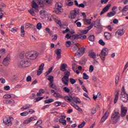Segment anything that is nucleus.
I'll list each match as a JSON object with an SVG mask.
<instances>
[{"label": "nucleus", "instance_id": "1", "mask_svg": "<svg viewBox=\"0 0 128 128\" xmlns=\"http://www.w3.org/2000/svg\"><path fill=\"white\" fill-rule=\"evenodd\" d=\"M120 111L114 110L112 114V115L111 116V120L114 124H116L118 122V120L120 119Z\"/></svg>", "mask_w": 128, "mask_h": 128}, {"label": "nucleus", "instance_id": "2", "mask_svg": "<svg viewBox=\"0 0 128 128\" xmlns=\"http://www.w3.org/2000/svg\"><path fill=\"white\" fill-rule=\"evenodd\" d=\"M25 56L28 60H36L38 54L36 52L30 51L26 52Z\"/></svg>", "mask_w": 128, "mask_h": 128}, {"label": "nucleus", "instance_id": "3", "mask_svg": "<svg viewBox=\"0 0 128 128\" xmlns=\"http://www.w3.org/2000/svg\"><path fill=\"white\" fill-rule=\"evenodd\" d=\"M62 12H64V10L62 9V4H60L58 2L56 3L54 12L57 14H60V13Z\"/></svg>", "mask_w": 128, "mask_h": 128}, {"label": "nucleus", "instance_id": "4", "mask_svg": "<svg viewBox=\"0 0 128 128\" xmlns=\"http://www.w3.org/2000/svg\"><path fill=\"white\" fill-rule=\"evenodd\" d=\"M44 2H46L48 6L52 4V0H37V4L40 5L41 8L44 6Z\"/></svg>", "mask_w": 128, "mask_h": 128}, {"label": "nucleus", "instance_id": "5", "mask_svg": "<svg viewBox=\"0 0 128 128\" xmlns=\"http://www.w3.org/2000/svg\"><path fill=\"white\" fill-rule=\"evenodd\" d=\"M78 14H80V9L74 8V10L70 11V16H69V18H72V20L74 18H76V16H78Z\"/></svg>", "mask_w": 128, "mask_h": 128}, {"label": "nucleus", "instance_id": "6", "mask_svg": "<svg viewBox=\"0 0 128 128\" xmlns=\"http://www.w3.org/2000/svg\"><path fill=\"white\" fill-rule=\"evenodd\" d=\"M30 63L28 60H22L19 62L18 66L19 68H28V66H30Z\"/></svg>", "mask_w": 128, "mask_h": 128}, {"label": "nucleus", "instance_id": "7", "mask_svg": "<svg viewBox=\"0 0 128 128\" xmlns=\"http://www.w3.org/2000/svg\"><path fill=\"white\" fill-rule=\"evenodd\" d=\"M12 118H4L3 120V122L6 126H10L12 124Z\"/></svg>", "mask_w": 128, "mask_h": 128}, {"label": "nucleus", "instance_id": "8", "mask_svg": "<svg viewBox=\"0 0 128 128\" xmlns=\"http://www.w3.org/2000/svg\"><path fill=\"white\" fill-rule=\"evenodd\" d=\"M32 7L36 12H38V5L36 2L35 0H32Z\"/></svg>", "mask_w": 128, "mask_h": 128}, {"label": "nucleus", "instance_id": "9", "mask_svg": "<svg viewBox=\"0 0 128 128\" xmlns=\"http://www.w3.org/2000/svg\"><path fill=\"white\" fill-rule=\"evenodd\" d=\"M126 112H128V108L126 107H122L121 108V116L122 118H124L126 115Z\"/></svg>", "mask_w": 128, "mask_h": 128}, {"label": "nucleus", "instance_id": "10", "mask_svg": "<svg viewBox=\"0 0 128 128\" xmlns=\"http://www.w3.org/2000/svg\"><path fill=\"white\" fill-rule=\"evenodd\" d=\"M124 29L118 30L115 34L116 36H118V38L122 36H124Z\"/></svg>", "mask_w": 128, "mask_h": 128}, {"label": "nucleus", "instance_id": "11", "mask_svg": "<svg viewBox=\"0 0 128 128\" xmlns=\"http://www.w3.org/2000/svg\"><path fill=\"white\" fill-rule=\"evenodd\" d=\"M10 58L8 56L5 58H4L2 64L4 66H8V64H10Z\"/></svg>", "mask_w": 128, "mask_h": 128}, {"label": "nucleus", "instance_id": "12", "mask_svg": "<svg viewBox=\"0 0 128 128\" xmlns=\"http://www.w3.org/2000/svg\"><path fill=\"white\" fill-rule=\"evenodd\" d=\"M112 6V4H108L107 6H106L102 10V11L101 12L100 14L102 16V14H104V12H106L108 10H110V8Z\"/></svg>", "mask_w": 128, "mask_h": 128}, {"label": "nucleus", "instance_id": "13", "mask_svg": "<svg viewBox=\"0 0 128 128\" xmlns=\"http://www.w3.org/2000/svg\"><path fill=\"white\" fill-rule=\"evenodd\" d=\"M101 56H108V48H104L100 52Z\"/></svg>", "mask_w": 128, "mask_h": 128}, {"label": "nucleus", "instance_id": "14", "mask_svg": "<svg viewBox=\"0 0 128 128\" xmlns=\"http://www.w3.org/2000/svg\"><path fill=\"white\" fill-rule=\"evenodd\" d=\"M68 82H70L69 78L63 76L62 78V82H63L64 86H68Z\"/></svg>", "mask_w": 128, "mask_h": 128}, {"label": "nucleus", "instance_id": "15", "mask_svg": "<svg viewBox=\"0 0 128 128\" xmlns=\"http://www.w3.org/2000/svg\"><path fill=\"white\" fill-rule=\"evenodd\" d=\"M120 98L122 100V102H126L128 100V94H122V96H120Z\"/></svg>", "mask_w": 128, "mask_h": 128}, {"label": "nucleus", "instance_id": "16", "mask_svg": "<svg viewBox=\"0 0 128 128\" xmlns=\"http://www.w3.org/2000/svg\"><path fill=\"white\" fill-rule=\"evenodd\" d=\"M104 36H105V38H106L107 40H110L112 38V34L110 33H108V32H104Z\"/></svg>", "mask_w": 128, "mask_h": 128}, {"label": "nucleus", "instance_id": "17", "mask_svg": "<svg viewBox=\"0 0 128 128\" xmlns=\"http://www.w3.org/2000/svg\"><path fill=\"white\" fill-rule=\"evenodd\" d=\"M56 54H57V58H58V60H60V58H62V50L60 49H58L57 50H56Z\"/></svg>", "mask_w": 128, "mask_h": 128}, {"label": "nucleus", "instance_id": "18", "mask_svg": "<svg viewBox=\"0 0 128 128\" xmlns=\"http://www.w3.org/2000/svg\"><path fill=\"white\" fill-rule=\"evenodd\" d=\"M80 48V44H76L74 45H73L72 47L71 48L73 50V52H76L78 48Z\"/></svg>", "mask_w": 128, "mask_h": 128}, {"label": "nucleus", "instance_id": "19", "mask_svg": "<svg viewBox=\"0 0 128 128\" xmlns=\"http://www.w3.org/2000/svg\"><path fill=\"white\" fill-rule=\"evenodd\" d=\"M108 112H106L101 118L100 122H104L108 118Z\"/></svg>", "mask_w": 128, "mask_h": 128}, {"label": "nucleus", "instance_id": "20", "mask_svg": "<svg viewBox=\"0 0 128 128\" xmlns=\"http://www.w3.org/2000/svg\"><path fill=\"white\" fill-rule=\"evenodd\" d=\"M116 11H112L107 14V16H108V18H111V16H116Z\"/></svg>", "mask_w": 128, "mask_h": 128}, {"label": "nucleus", "instance_id": "21", "mask_svg": "<svg viewBox=\"0 0 128 128\" xmlns=\"http://www.w3.org/2000/svg\"><path fill=\"white\" fill-rule=\"evenodd\" d=\"M128 10V6H126L121 10L122 12V16H126V12H127Z\"/></svg>", "mask_w": 128, "mask_h": 128}, {"label": "nucleus", "instance_id": "22", "mask_svg": "<svg viewBox=\"0 0 128 128\" xmlns=\"http://www.w3.org/2000/svg\"><path fill=\"white\" fill-rule=\"evenodd\" d=\"M67 66L68 65L66 64H62L60 68V70H62V72H66V68Z\"/></svg>", "mask_w": 128, "mask_h": 128}, {"label": "nucleus", "instance_id": "23", "mask_svg": "<svg viewBox=\"0 0 128 128\" xmlns=\"http://www.w3.org/2000/svg\"><path fill=\"white\" fill-rule=\"evenodd\" d=\"M72 106H74V108L77 110H78V112H82V108H80V106H78L76 104H72Z\"/></svg>", "mask_w": 128, "mask_h": 128}, {"label": "nucleus", "instance_id": "24", "mask_svg": "<svg viewBox=\"0 0 128 128\" xmlns=\"http://www.w3.org/2000/svg\"><path fill=\"white\" fill-rule=\"evenodd\" d=\"M72 98H73L72 96L70 97H69L68 96H63V100H68V102H72Z\"/></svg>", "mask_w": 128, "mask_h": 128}, {"label": "nucleus", "instance_id": "25", "mask_svg": "<svg viewBox=\"0 0 128 128\" xmlns=\"http://www.w3.org/2000/svg\"><path fill=\"white\" fill-rule=\"evenodd\" d=\"M32 105L30 104H26L23 106L21 110H28V108H30Z\"/></svg>", "mask_w": 128, "mask_h": 128}, {"label": "nucleus", "instance_id": "26", "mask_svg": "<svg viewBox=\"0 0 128 128\" xmlns=\"http://www.w3.org/2000/svg\"><path fill=\"white\" fill-rule=\"evenodd\" d=\"M72 40H78V38H80V34H76L72 35Z\"/></svg>", "mask_w": 128, "mask_h": 128}, {"label": "nucleus", "instance_id": "27", "mask_svg": "<svg viewBox=\"0 0 128 128\" xmlns=\"http://www.w3.org/2000/svg\"><path fill=\"white\" fill-rule=\"evenodd\" d=\"M20 30H21L20 36L23 38V36H24V26H21Z\"/></svg>", "mask_w": 128, "mask_h": 128}, {"label": "nucleus", "instance_id": "28", "mask_svg": "<svg viewBox=\"0 0 128 128\" xmlns=\"http://www.w3.org/2000/svg\"><path fill=\"white\" fill-rule=\"evenodd\" d=\"M64 77L66 78H70V71H68V70H66L64 71Z\"/></svg>", "mask_w": 128, "mask_h": 128}, {"label": "nucleus", "instance_id": "29", "mask_svg": "<svg viewBox=\"0 0 128 128\" xmlns=\"http://www.w3.org/2000/svg\"><path fill=\"white\" fill-rule=\"evenodd\" d=\"M89 56L92 58H96V54L94 52H91L89 54Z\"/></svg>", "mask_w": 128, "mask_h": 128}, {"label": "nucleus", "instance_id": "30", "mask_svg": "<svg viewBox=\"0 0 128 128\" xmlns=\"http://www.w3.org/2000/svg\"><path fill=\"white\" fill-rule=\"evenodd\" d=\"M54 96L55 98H63L64 96H62V94H60L58 92H54Z\"/></svg>", "mask_w": 128, "mask_h": 128}, {"label": "nucleus", "instance_id": "31", "mask_svg": "<svg viewBox=\"0 0 128 128\" xmlns=\"http://www.w3.org/2000/svg\"><path fill=\"white\" fill-rule=\"evenodd\" d=\"M59 122L62 124L63 126H66V120L61 118L59 120Z\"/></svg>", "mask_w": 128, "mask_h": 128}, {"label": "nucleus", "instance_id": "32", "mask_svg": "<svg viewBox=\"0 0 128 128\" xmlns=\"http://www.w3.org/2000/svg\"><path fill=\"white\" fill-rule=\"evenodd\" d=\"M49 86L51 88H53V90H56V86L54 84V82H50L49 84Z\"/></svg>", "mask_w": 128, "mask_h": 128}, {"label": "nucleus", "instance_id": "33", "mask_svg": "<svg viewBox=\"0 0 128 128\" xmlns=\"http://www.w3.org/2000/svg\"><path fill=\"white\" fill-rule=\"evenodd\" d=\"M72 100L73 102H74L76 104H80V102H82L80 100V98H73Z\"/></svg>", "mask_w": 128, "mask_h": 128}, {"label": "nucleus", "instance_id": "34", "mask_svg": "<svg viewBox=\"0 0 128 128\" xmlns=\"http://www.w3.org/2000/svg\"><path fill=\"white\" fill-rule=\"evenodd\" d=\"M78 50L80 54H84V52H86V48H78Z\"/></svg>", "mask_w": 128, "mask_h": 128}, {"label": "nucleus", "instance_id": "35", "mask_svg": "<svg viewBox=\"0 0 128 128\" xmlns=\"http://www.w3.org/2000/svg\"><path fill=\"white\" fill-rule=\"evenodd\" d=\"M34 12H36V10H34V9H30V10H28V12H30V14L33 16H36V13H34Z\"/></svg>", "mask_w": 128, "mask_h": 128}, {"label": "nucleus", "instance_id": "36", "mask_svg": "<svg viewBox=\"0 0 128 128\" xmlns=\"http://www.w3.org/2000/svg\"><path fill=\"white\" fill-rule=\"evenodd\" d=\"M84 24H90V20L86 19V18L84 19Z\"/></svg>", "mask_w": 128, "mask_h": 128}, {"label": "nucleus", "instance_id": "37", "mask_svg": "<svg viewBox=\"0 0 128 128\" xmlns=\"http://www.w3.org/2000/svg\"><path fill=\"white\" fill-rule=\"evenodd\" d=\"M53 68L51 67L45 73V76H48V74H50V72H52V70H53Z\"/></svg>", "mask_w": 128, "mask_h": 128}, {"label": "nucleus", "instance_id": "38", "mask_svg": "<svg viewBox=\"0 0 128 128\" xmlns=\"http://www.w3.org/2000/svg\"><path fill=\"white\" fill-rule=\"evenodd\" d=\"M118 94H118V91L117 92L115 96V98L114 100V104H116L117 102H118Z\"/></svg>", "mask_w": 128, "mask_h": 128}, {"label": "nucleus", "instance_id": "39", "mask_svg": "<svg viewBox=\"0 0 128 128\" xmlns=\"http://www.w3.org/2000/svg\"><path fill=\"white\" fill-rule=\"evenodd\" d=\"M4 104H12V102H14V100H4Z\"/></svg>", "mask_w": 128, "mask_h": 128}, {"label": "nucleus", "instance_id": "40", "mask_svg": "<svg viewBox=\"0 0 128 128\" xmlns=\"http://www.w3.org/2000/svg\"><path fill=\"white\" fill-rule=\"evenodd\" d=\"M54 99H48L44 101V104H50L54 102Z\"/></svg>", "mask_w": 128, "mask_h": 128}, {"label": "nucleus", "instance_id": "41", "mask_svg": "<svg viewBox=\"0 0 128 128\" xmlns=\"http://www.w3.org/2000/svg\"><path fill=\"white\" fill-rule=\"evenodd\" d=\"M88 40L90 42H94V36L90 35L88 37Z\"/></svg>", "mask_w": 128, "mask_h": 128}, {"label": "nucleus", "instance_id": "42", "mask_svg": "<svg viewBox=\"0 0 128 128\" xmlns=\"http://www.w3.org/2000/svg\"><path fill=\"white\" fill-rule=\"evenodd\" d=\"M47 80H50V82H54V76H48Z\"/></svg>", "mask_w": 128, "mask_h": 128}, {"label": "nucleus", "instance_id": "43", "mask_svg": "<svg viewBox=\"0 0 128 128\" xmlns=\"http://www.w3.org/2000/svg\"><path fill=\"white\" fill-rule=\"evenodd\" d=\"M70 82L72 84H76V80L74 79L73 78H70Z\"/></svg>", "mask_w": 128, "mask_h": 128}, {"label": "nucleus", "instance_id": "44", "mask_svg": "<svg viewBox=\"0 0 128 128\" xmlns=\"http://www.w3.org/2000/svg\"><path fill=\"white\" fill-rule=\"evenodd\" d=\"M88 76L86 74V72L83 73V78L84 80H88L89 78Z\"/></svg>", "mask_w": 128, "mask_h": 128}, {"label": "nucleus", "instance_id": "45", "mask_svg": "<svg viewBox=\"0 0 128 128\" xmlns=\"http://www.w3.org/2000/svg\"><path fill=\"white\" fill-rule=\"evenodd\" d=\"M42 28V23H38L36 25V28L37 30H40Z\"/></svg>", "mask_w": 128, "mask_h": 128}, {"label": "nucleus", "instance_id": "46", "mask_svg": "<svg viewBox=\"0 0 128 128\" xmlns=\"http://www.w3.org/2000/svg\"><path fill=\"white\" fill-rule=\"evenodd\" d=\"M54 105L55 106H60L62 105V102L57 101L54 103Z\"/></svg>", "mask_w": 128, "mask_h": 128}, {"label": "nucleus", "instance_id": "47", "mask_svg": "<svg viewBox=\"0 0 128 128\" xmlns=\"http://www.w3.org/2000/svg\"><path fill=\"white\" fill-rule=\"evenodd\" d=\"M28 114V112H24L22 113H20V116H26Z\"/></svg>", "mask_w": 128, "mask_h": 128}, {"label": "nucleus", "instance_id": "48", "mask_svg": "<svg viewBox=\"0 0 128 128\" xmlns=\"http://www.w3.org/2000/svg\"><path fill=\"white\" fill-rule=\"evenodd\" d=\"M88 30H82V31H81V33L80 34H88Z\"/></svg>", "mask_w": 128, "mask_h": 128}, {"label": "nucleus", "instance_id": "49", "mask_svg": "<svg viewBox=\"0 0 128 128\" xmlns=\"http://www.w3.org/2000/svg\"><path fill=\"white\" fill-rule=\"evenodd\" d=\"M99 44L101 45V46H105L106 45V42H104V40H102V39H100L99 41H98Z\"/></svg>", "mask_w": 128, "mask_h": 128}, {"label": "nucleus", "instance_id": "50", "mask_svg": "<svg viewBox=\"0 0 128 128\" xmlns=\"http://www.w3.org/2000/svg\"><path fill=\"white\" fill-rule=\"evenodd\" d=\"M120 80V76H116L115 78V83L116 84H118V81Z\"/></svg>", "mask_w": 128, "mask_h": 128}, {"label": "nucleus", "instance_id": "51", "mask_svg": "<svg viewBox=\"0 0 128 128\" xmlns=\"http://www.w3.org/2000/svg\"><path fill=\"white\" fill-rule=\"evenodd\" d=\"M85 124H86V122H84L78 126V128H82L84 126Z\"/></svg>", "mask_w": 128, "mask_h": 128}, {"label": "nucleus", "instance_id": "52", "mask_svg": "<svg viewBox=\"0 0 128 128\" xmlns=\"http://www.w3.org/2000/svg\"><path fill=\"white\" fill-rule=\"evenodd\" d=\"M64 90L65 92H67V94L70 93V88H68V87H64Z\"/></svg>", "mask_w": 128, "mask_h": 128}, {"label": "nucleus", "instance_id": "53", "mask_svg": "<svg viewBox=\"0 0 128 128\" xmlns=\"http://www.w3.org/2000/svg\"><path fill=\"white\" fill-rule=\"evenodd\" d=\"M46 11L44 10H42L40 12V14H43L44 16H46Z\"/></svg>", "mask_w": 128, "mask_h": 128}, {"label": "nucleus", "instance_id": "54", "mask_svg": "<svg viewBox=\"0 0 128 128\" xmlns=\"http://www.w3.org/2000/svg\"><path fill=\"white\" fill-rule=\"evenodd\" d=\"M66 38H68V39L70 38V40H72V36H71L70 34H67L66 36Z\"/></svg>", "mask_w": 128, "mask_h": 128}, {"label": "nucleus", "instance_id": "55", "mask_svg": "<svg viewBox=\"0 0 128 128\" xmlns=\"http://www.w3.org/2000/svg\"><path fill=\"white\" fill-rule=\"evenodd\" d=\"M86 36L84 35L82 36V34H80V40H86Z\"/></svg>", "mask_w": 128, "mask_h": 128}, {"label": "nucleus", "instance_id": "56", "mask_svg": "<svg viewBox=\"0 0 128 128\" xmlns=\"http://www.w3.org/2000/svg\"><path fill=\"white\" fill-rule=\"evenodd\" d=\"M91 112L92 114H96V108H92L91 110Z\"/></svg>", "mask_w": 128, "mask_h": 128}, {"label": "nucleus", "instance_id": "57", "mask_svg": "<svg viewBox=\"0 0 128 128\" xmlns=\"http://www.w3.org/2000/svg\"><path fill=\"white\" fill-rule=\"evenodd\" d=\"M42 74V70H41L40 69H38V70L37 71V75L40 76Z\"/></svg>", "mask_w": 128, "mask_h": 128}, {"label": "nucleus", "instance_id": "58", "mask_svg": "<svg viewBox=\"0 0 128 128\" xmlns=\"http://www.w3.org/2000/svg\"><path fill=\"white\" fill-rule=\"evenodd\" d=\"M108 0H101V4H108Z\"/></svg>", "mask_w": 128, "mask_h": 128}, {"label": "nucleus", "instance_id": "59", "mask_svg": "<svg viewBox=\"0 0 128 128\" xmlns=\"http://www.w3.org/2000/svg\"><path fill=\"white\" fill-rule=\"evenodd\" d=\"M3 98H10V94H5L3 96Z\"/></svg>", "mask_w": 128, "mask_h": 128}, {"label": "nucleus", "instance_id": "60", "mask_svg": "<svg viewBox=\"0 0 128 128\" xmlns=\"http://www.w3.org/2000/svg\"><path fill=\"white\" fill-rule=\"evenodd\" d=\"M89 70L90 72H94V66H92V65L90 66Z\"/></svg>", "mask_w": 128, "mask_h": 128}, {"label": "nucleus", "instance_id": "61", "mask_svg": "<svg viewBox=\"0 0 128 128\" xmlns=\"http://www.w3.org/2000/svg\"><path fill=\"white\" fill-rule=\"evenodd\" d=\"M4 90H10V87L9 86H6L4 87Z\"/></svg>", "mask_w": 128, "mask_h": 128}, {"label": "nucleus", "instance_id": "62", "mask_svg": "<svg viewBox=\"0 0 128 128\" xmlns=\"http://www.w3.org/2000/svg\"><path fill=\"white\" fill-rule=\"evenodd\" d=\"M96 24H97V26L100 28V20H97Z\"/></svg>", "mask_w": 128, "mask_h": 128}, {"label": "nucleus", "instance_id": "63", "mask_svg": "<svg viewBox=\"0 0 128 128\" xmlns=\"http://www.w3.org/2000/svg\"><path fill=\"white\" fill-rule=\"evenodd\" d=\"M26 82H32V76H28L26 78Z\"/></svg>", "mask_w": 128, "mask_h": 128}, {"label": "nucleus", "instance_id": "64", "mask_svg": "<svg viewBox=\"0 0 128 128\" xmlns=\"http://www.w3.org/2000/svg\"><path fill=\"white\" fill-rule=\"evenodd\" d=\"M6 49L4 48L0 50V54H6Z\"/></svg>", "mask_w": 128, "mask_h": 128}]
</instances>
